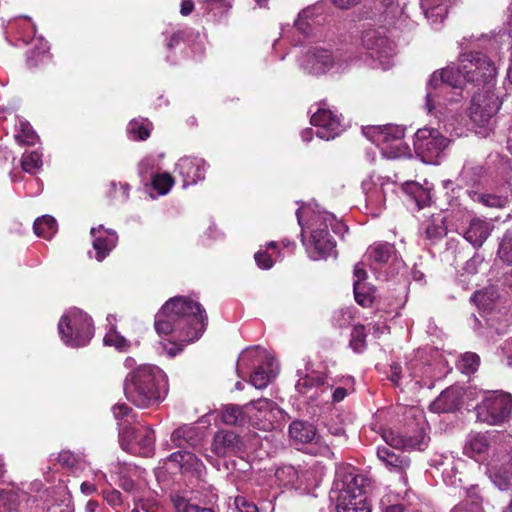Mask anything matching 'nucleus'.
<instances>
[{
  "label": "nucleus",
  "instance_id": "1",
  "mask_svg": "<svg viewBox=\"0 0 512 512\" xmlns=\"http://www.w3.org/2000/svg\"><path fill=\"white\" fill-rule=\"evenodd\" d=\"M460 66L448 65L435 71L427 84L425 110L431 114L435 109L434 99L450 89H461L466 82L483 86L482 91L476 92L472 97L469 116L471 120L484 126L500 109V101L493 92V80L496 68L486 55L476 52L461 54Z\"/></svg>",
  "mask_w": 512,
  "mask_h": 512
},
{
  "label": "nucleus",
  "instance_id": "2",
  "mask_svg": "<svg viewBox=\"0 0 512 512\" xmlns=\"http://www.w3.org/2000/svg\"><path fill=\"white\" fill-rule=\"evenodd\" d=\"M207 314L202 305L185 296L170 298L156 313L154 327L158 335H170L173 341L162 343L163 350L174 357L184 344L198 340L207 326Z\"/></svg>",
  "mask_w": 512,
  "mask_h": 512
},
{
  "label": "nucleus",
  "instance_id": "3",
  "mask_svg": "<svg viewBox=\"0 0 512 512\" xmlns=\"http://www.w3.org/2000/svg\"><path fill=\"white\" fill-rule=\"evenodd\" d=\"M296 217L301 227L302 244L308 257L317 261L336 256V242L329 234L328 228L337 235H343L348 227L327 211L314 209L311 206H301L296 211Z\"/></svg>",
  "mask_w": 512,
  "mask_h": 512
},
{
  "label": "nucleus",
  "instance_id": "4",
  "mask_svg": "<svg viewBox=\"0 0 512 512\" xmlns=\"http://www.w3.org/2000/svg\"><path fill=\"white\" fill-rule=\"evenodd\" d=\"M124 393L139 408L153 407L161 403L167 394V376L155 365H140L127 374Z\"/></svg>",
  "mask_w": 512,
  "mask_h": 512
},
{
  "label": "nucleus",
  "instance_id": "5",
  "mask_svg": "<svg viewBox=\"0 0 512 512\" xmlns=\"http://www.w3.org/2000/svg\"><path fill=\"white\" fill-rule=\"evenodd\" d=\"M366 478L352 466H341L330 492L336 501L337 512H371V505L364 490Z\"/></svg>",
  "mask_w": 512,
  "mask_h": 512
},
{
  "label": "nucleus",
  "instance_id": "6",
  "mask_svg": "<svg viewBox=\"0 0 512 512\" xmlns=\"http://www.w3.org/2000/svg\"><path fill=\"white\" fill-rule=\"evenodd\" d=\"M357 55L351 49L315 45L307 48L298 58L303 73L315 77L345 73Z\"/></svg>",
  "mask_w": 512,
  "mask_h": 512
},
{
  "label": "nucleus",
  "instance_id": "7",
  "mask_svg": "<svg viewBox=\"0 0 512 512\" xmlns=\"http://www.w3.org/2000/svg\"><path fill=\"white\" fill-rule=\"evenodd\" d=\"M363 61L373 69L386 71L394 65L396 45L384 28L366 29L361 34Z\"/></svg>",
  "mask_w": 512,
  "mask_h": 512
},
{
  "label": "nucleus",
  "instance_id": "8",
  "mask_svg": "<svg viewBox=\"0 0 512 512\" xmlns=\"http://www.w3.org/2000/svg\"><path fill=\"white\" fill-rule=\"evenodd\" d=\"M58 333L62 342L68 347L86 346L94 336L92 318L79 308H70L58 322Z\"/></svg>",
  "mask_w": 512,
  "mask_h": 512
},
{
  "label": "nucleus",
  "instance_id": "9",
  "mask_svg": "<svg viewBox=\"0 0 512 512\" xmlns=\"http://www.w3.org/2000/svg\"><path fill=\"white\" fill-rule=\"evenodd\" d=\"M262 360H264V364L258 365L250 375V384L257 389L266 388L269 382L276 377L278 370L275 359L265 349L256 347L244 350L237 361V373L238 376H241V365L249 367Z\"/></svg>",
  "mask_w": 512,
  "mask_h": 512
},
{
  "label": "nucleus",
  "instance_id": "10",
  "mask_svg": "<svg viewBox=\"0 0 512 512\" xmlns=\"http://www.w3.org/2000/svg\"><path fill=\"white\" fill-rule=\"evenodd\" d=\"M512 413V396L504 392H492L477 406V420L488 425H500L508 421Z\"/></svg>",
  "mask_w": 512,
  "mask_h": 512
},
{
  "label": "nucleus",
  "instance_id": "11",
  "mask_svg": "<svg viewBox=\"0 0 512 512\" xmlns=\"http://www.w3.org/2000/svg\"><path fill=\"white\" fill-rule=\"evenodd\" d=\"M396 253L394 245L388 242H376L367 249L365 256L377 277L387 280L403 266V262L397 258Z\"/></svg>",
  "mask_w": 512,
  "mask_h": 512
},
{
  "label": "nucleus",
  "instance_id": "12",
  "mask_svg": "<svg viewBox=\"0 0 512 512\" xmlns=\"http://www.w3.org/2000/svg\"><path fill=\"white\" fill-rule=\"evenodd\" d=\"M419 361L418 370H421V380L418 381V385L421 387L433 388L435 381L442 379L449 372L447 361L437 348L422 349L421 355H418Z\"/></svg>",
  "mask_w": 512,
  "mask_h": 512
},
{
  "label": "nucleus",
  "instance_id": "13",
  "mask_svg": "<svg viewBox=\"0 0 512 512\" xmlns=\"http://www.w3.org/2000/svg\"><path fill=\"white\" fill-rule=\"evenodd\" d=\"M249 411L248 422L255 428L270 431L274 424L282 417L281 408L272 400L260 398L246 404Z\"/></svg>",
  "mask_w": 512,
  "mask_h": 512
},
{
  "label": "nucleus",
  "instance_id": "14",
  "mask_svg": "<svg viewBox=\"0 0 512 512\" xmlns=\"http://www.w3.org/2000/svg\"><path fill=\"white\" fill-rule=\"evenodd\" d=\"M317 109L311 116V124L316 127V135L323 140H331L344 130L340 116L328 108L326 101L316 105Z\"/></svg>",
  "mask_w": 512,
  "mask_h": 512
},
{
  "label": "nucleus",
  "instance_id": "15",
  "mask_svg": "<svg viewBox=\"0 0 512 512\" xmlns=\"http://www.w3.org/2000/svg\"><path fill=\"white\" fill-rule=\"evenodd\" d=\"M364 135L374 143L381 154L388 159H395V151L387 143L396 141L399 143V137L405 135V128L399 125H373L363 128Z\"/></svg>",
  "mask_w": 512,
  "mask_h": 512
},
{
  "label": "nucleus",
  "instance_id": "16",
  "mask_svg": "<svg viewBox=\"0 0 512 512\" xmlns=\"http://www.w3.org/2000/svg\"><path fill=\"white\" fill-rule=\"evenodd\" d=\"M207 167V162L202 158L184 156L177 161L174 171L182 178V187L187 188L205 179Z\"/></svg>",
  "mask_w": 512,
  "mask_h": 512
},
{
  "label": "nucleus",
  "instance_id": "17",
  "mask_svg": "<svg viewBox=\"0 0 512 512\" xmlns=\"http://www.w3.org/2000/svg\"><path fill=\"white\" fill-rule=\"evenodd\" d=\"M92 246L95 251L94 258L102 262L117 246L118 234L115 230L98 225L90 229Z\"/></svg>",
  "mask_w": 512,
  "mask_h": 512
},
{
  "label": "nucleus",
  "instance_id": "18",
  "mask_svg": "<svg viewBox=\"0 0 512 512\" xmlns=\"http://www.w3.org/2000/svg\"><path fill=\"white\" fill-rule=\"evenodd\" d=\"M390 182H392L390 177L377 176L376 180H374V175H370L369 179L362 182L367 207L372 209L371 213L374 216H378L385 206L383 187Z\"/></svg>",
  "mask_w": 512,
  "mask_h": 512
},
{
  "label": "nucleus",
  "instance_id": "19",
  "mask_svg": "<svg viewBox=\"0 0 512 512\" xmlns=\"http://www.w3.org/2000/svg\"><path fill=\"white\" fill-rule=\"evenodd\" d=\"M34 497L22 487L0 489V512H26Z\"/></svg>",
  "mask_w": 512,
  "mask_h": 512
},
{
  "label": "nucleus",
  "instance_id": "20",
  "mask_svg": "<svg viewBox=\"0 0 512 512\" xmlns=\"http://www.w3.org/2000/svg\"><path fill=\"white\" fill-rule=\"evenodd\" d=\"M298 380L295 384V389L301 395L309 397L311 400L315 399V394L320 392L325 394V388L329 387V382L324 374L315 371H309L306 366L305 372L298 371Z\"/></svg>",
  "mask_w": 512,
  "mask_h": 512
},
{
  "label": "nucleus",
  "instance_id": "21",
  "mask_svg": "<svg viewBox=\"0 0 512 512\" xmlns=\"http://www.w3.org/2000/svg\"><path fill=\"white\" fill-rule=\"evenodd\" d=\"M447 146V139L435 128L418 129V156L427 163L426 155H438Z\"/></svg>",
  "mask_w": 512,
  "mask_h": 512
},
{
  "label": "nucleus",
  "instance_id": "22",
  "mask_svg": "<svg viewBox=\"0 0 512 512\" xmlns=\"http://www.w3.org/2000/svg\"><path fill=\"white\" fill-rule=\"evenodd\" d=\"M433 465L440 472L446 485L458 487L461 484L460 469L464 467L463 460L455 458L452 454H443L433 459Z\"/></svg>",
  "mask_w": 512,
  "mask_h": 512
},
{
  "label": "nucleus",
  "instance_id": "23",
  "mask_svg": "<svg viewBox=\"0 0 512 512\" xmlns=\"http://www.w3.org/2000/svg\"><path fill=\"white\" fill-rule=\"evenodd\" d=\"M168 460L174 463L181 473L186 476L201 478L206 472L203 462L192 452L179 450L168 456Z\"/></svg>",
  "mask_w": 512,
  "mask_h": 512
},
{
  "label": "nucleus",
  "instance_id": "24",
  "mask_svg": "<svg viewBox=\"0 0 512 512\" xmlns=\"http://www.w3.org/2000/svg\"><path fill=\"white\" fill-rule=\"evenodd\" d=\"M463 390L460 386L452 385L441 392V394L430 403L429 408L436 413L453 412L462 404Z\"/></svg>",
  "mask_w": 512,
  "mask_h": 512
},
{
  "label": "nucleus",
  "instance_id": "25",
  "mask_svg": "<svg viewBox=\"0 0 512 512\" xmlns=\"http://www.w3.org/2000/svg\"><path fill=\"white\" fill-rule=\"evenodd\" d=\"M122 439L133 438L138 448L139 454L144 457H150L154 454L155 449V435L151 427H143L142 429H134L131 427L122 428Z\"/></svg>",
  "mask_w": 512,
  "mask_h": 512
},
{
  "label": "nucleus",
  "instance_id": "26",
  "mask_svg": "<svg viewBox=\"0 0 512 512\" xmlns=\"http://www.w3.org/2000/svg\"><path fill=\"white\" fill-rule=\"evenodd\" d=\"M354 297L356 302L363 306L369 307L375 298V289L365 282L366 271L363 263H357L354 266Z\"/></svg>",
  "mask_w": 512,
  "mask_h": 512
},
{
  "label": "nucleus",
  "instance_id": "27",
  "mask_svg": "<svg viewBox=\"0 0 512 512\" xmlns=\"http://www.w3.org/2000/svg\"><path fill=\"white\" fill-rule=\"evenodd\" d=\"M243 443L240 437L233 431L221 430L214 436L212 451L218 456H224L228 452H241Z\"/></svg>",
  "mask_w": 512,
  "mask_h": 512
},
{
  "label": "nucleus",
  "instance_id": "28",
  "mask_svg": "<svg viewBox=\"0 0 512 512\" xmlns=\"http://www.w3.org/2000/svg\"><path fill=\"white\" fill-rule=\"evenodd\" d=\"M493 228L490 222L475 218L470 222L463 236L467 242L478 249L491 235Z\"/></svg>",
  "mask_w": 512,
  "mask_h": 512
},
{
  "label": "nucleus",
  "instance_id": "29",
  "mask_svg": "<svg viewBox=\"0 0 512 512\" xmlns=\"http://www.w3.org/2000/svg\"><path fill=\"white\" fill-rule=\"evenodd\" d=\"M487 474L493 484L500 490L504 491L512 488V464L509 461L501 464L489 463Z\"/></svg>",
  "mask_w": 512,
  "mask_h": 512
},
{
  "label": "nucleus",
  "instance_id": "30",
  "mask_svg": "<svg viewBox=\"0 0 512 512\" xmlns=\"http://www.w3.org/2000/svg\"><path fill=\"white\" fill-rule=\"evenodd\" d=\"M288 434L290 440L295 446L312 443L317 436L314 425L302 420H295L291 422Z\"/></svg>",
  "mask_w": 512,
  "mask_h": 512
},
{
  "label": "nucleus",
  "instance_id": "31",
  "mask_svg": "<svg viewBox=\"0 0 512 512\" xmlns=\"http://www.w3.org/2000/svg\"><path fill=\"white\" fill-rule=\"evenodd\" d=\"M489 446L487 433L472 432L466 438L463 452L468 457L478 460L487 452Z\"/></svg>",
  "mask_w": 512,
  "mask_h": 512
},
{
  "label": "nucleus",
  "instance_id": "32",
  "mask_svg": "<svg viewBox=\"0 0 512 512\" xmlns=\"http://www.w3.org/2000/svg\"><path fill=\"white\" fill-rule=\"evenodd\" d=\"M421 8L433 27L441 24L448 13L447 0H421Z\"/></svg>",
  "mask_w": 512,
  "mask_h": 512
},
{
  "label": "nucleus",
  "instance_id": "33",
  "mask_svg": "<svg viewBox=\"0 0 512 512\" xmlns=\"http://www.w3.org/2000/svg\"><path fill=\"white\" fill-rule=\"evenodd\" d=\"M199 440V429L192 425H183L171 434V441L178 448L195 447Z\"/></svg>",
  "mask_w": 512,
  "mask_h": 512
},
{
  "label": "nucleus",
  "instance_id": "34",
  "mask_svg": "<svg viewBox=\"0 0 512 512\" xmlns=\"http://www.w3.org/2000/svg\"><path fill=\"white\" fill-rule=\"evenodd\" d=\"M248 414L246 404L243 406L228 404L222 410L221 419L226 425L241 426L248 421Z\"/></svg>",
  "mask_w": 512,
  "mask_h": 512
},
{
  "label": "nucleus",
  "instance_id": "35",
  "mask_svg": "<svg viewBox=\"0 0 512 512\" xmlns=\"http://www.w3.org/2000/svg\"><path fill=\"white\" fill-rule=\"evenodd\" d=\"M34 47L27 54V65L30 68L38 67L45 60H47L49 55V45L48 42L45 41L42 37H39L34 40Z\"/></svg>",
  "mask_w": 512,
  "mask_h": 512
},
{
  "label": "nucleus",
  "instance_id": "36",
  "mask_svg": "<svg viewBox=\"0 0 512 512\" xmlns=\"http://www.w3.org/2000/svg\"><path fill=\"white\" fill-rule=\"evenodd\" d=\"M151 130L152 123L147 118L132 119L127 125V134L132 140H146Z\"/></svg>",
  "mask_w": 512,
  "mask_h": 512
},
{
  "label": "nucleus",
  "instance_id": "37",
  "mask_svg": "<svg viewBox=\"0 0 512 512\" xmlns=\"http://www.w3.org/2000/svg\"><path fill=\"white\" fill-rule=\"evenodd\" d=\"M275 479L280 486L297 487L299 481L298 470L292 465H282L275 471Z\"/></svg>",
  "mask_w": 512,
  "mask_h": 512
},
{
  "label": "nucleus",
  "instance_id": "38",
  "mask_svg": "<svg viewBox=\"0 0 512 512\" xmlns=\"http://www.w3.org/2000/svg\"><path fill=\"white\" fill-rule=\"evenodd\" d=\"M16 128L15 139L20 145L32 146L39 141L38 135L28 121L19 119Z\"/></svg>",
  "mask_w": 512,
  "mask_h": 512
},
{
  "label": "nucleus",
  "instance_id": "39",
  "mask_svg": "<svg viewBox=\"0 0 512 512\" xmlns=\"http://www.w3.org/2000/svg\"><path fill=\"white\" fill-rule=\"evenodd\" d=\"M468 499L454 506L450 512H484L481 505V497L477 488L472 487L467 492Z\"/></svg>",
  "mask_w": 512,
  "mask_h": 512
},
{
  "label": "nucleus",
  "instance_id": "40",
  "mask_svg": "<svg viewBox=\"0 0 512 512\" xmlns=\"http://www.w3.org/2000/svg\"><path fill=\"white\" fill-rule=\"evenodd\" d=\"M170 499L176 512H217L212 507H203L194 504L178 493L171 494Z\"/></svg>",
  "mask_w": 512,
  "mask_h": 512
},
{
  "label": "nucleus",
  "instance_id": "41",
  "mask_svg": "<svg viewBox=\"0 0 512 512\" xmlns=\"http://www.w3.org/2000/svg\"><path fill=\"white\" fill-rule=\"evenodd\" d=\"M33 229L37 236L50 239L57 231V222L52 216L44 215L34 221Z\"/></svg>",
  "mask_w": 512,
  "mask_h": 512
},
{
  "label": "nucleus",
  "instance_id": "42",
  "mask_svg": "<svg viewBox=\"0 0 512 512\" xmlns=\"http://www.w3.org/2000/svg\"><path fill=\"white\" fill-rule=\"evenodd\" d=\"M158 169V160L152 155L144 157L138 164V174L144 183L150 181L156 174H158Z\"/></svg>",
  "mask_w": 512,
  "mask_h": 512
},
{
  "label": "nucleus",
  "instance_id": "43",
  "mask_svg": "<svg viewBox=\"0 0 512 512\" xmlns=\"http://www.w3.org/2000/svg\"><path fill=\"white\" fill-rule=\"evenodd\" d=\"M354 390V379L352 377H346L343 380V385L334 387V383L330 384L329 387L325 388V393L330 391L331 402L339 403L345 399V397Z\"/></svg>",
  "mask_w": 512,
  "mask_h": 512
},
{
  "label": "nucleus",
  "instance_id": "44",
  "mask_svg": "<svg viewBox=\"0 0 512 512\" xmlns=\"http://www.w3.org/2000/svg\"><path fill=\"white\" fill-rule=\"evenodd\" d=\"M314 12V7L303 9L294 23V27L304 36H309L312 33V26L315 24L313 20Z\"/></svg>",
  "mask_w": 512,
  "mask_h": 512
},
{
  "label": "nucleus",
  "instance_id": "45",
  "mask_svg": "<svg viewBox=\"0 0 512 512\" xmlns=\"http://www.w3.org/2000/svg\"><path fill=\"white\" fill-rule=\"evenodd\" d=\"M50 462L53 464L57 462L61 467L73 470L79 465L80 456L72 453L71 451L63 450L58 454H51Z\"/></svg>",
  "mask_w": 512,
  "mask_h": 512
},
{
  "label": "nucleus",
  "instance_id": "46",
  "mask_svg": "<svg viewBox=\"0 0 512 512\" xmlns=\"http://www.w3.org/2000/svg\"><path fill=\"white\" fill-rule=\"evenodd\" d=\"M42 154L38 151H25L22 156V169L30 174H36L42 167Z\"/></svg>",
  "mask_w": 512,
  "mask_h": 512
},
{
  "label": "nucleus",
  "instance_id": "47",
  "mask_svg": "<svg viewBox=\"0 0 512 512\" xmlns=\"http://www.w3.org/2000/svg\"><path fill=\"white\" fill-rule=\"evenodd\" d=\"M349 347L355 352V353H362L367 348L366 343V332L365 327L363 325H355L352 328L351 331V337L349 341Z\"/></svg>",
  "mask_w": 512,
  "mask_h": 512
},
{
  "label": "nucleus",
  "instance_id": "48",
  "mask_svg": "<svg viewBox=\"0 0 512 512\" xmlns=\"http://www.w3.org/2000/svg\"><path fill=\"white\" fill-rule=\"evenodd\" d=\"M479 363L480 357L476 353L466 352L461 355L456 366L462 373L469 375L478 369Z\"/></svg>",
  "mask_w": 512,
  "mask_h": 512
},
{
  "label": "nucleus",
  "instance_id": "49",
  "mask_svg": "<svg viewBox=\"0 0 512 512\" xmlns=\"http://www.w3.org/2000/svg\"><path fill=\"white\" fill-rule=\"evenodd\" d=\"M499 258L507 265H512V229L502 236L498 247Z\"/></svg>",
  "mask_w": 512,
  "mask_h": 512
},
{
  "label": "nucleus",
  "instance_id": "50",
  "mask_svg": "<svg viewBox=\"0 0 512 512\" xmlns=\"http://www.w3.org/2000/svg\"><path fill=\"white\" fill-rule=\"evenodd\" d=\"M150 182L159 195H166L174 185V178L169 173H158Z\"/></svg>",
  "mask_w": 512,
  "mask_h": 512
},
{
  "label": "nucleus",
  "instance_id": "51",
  "mask_svg": "<svg viewBox=\"0 0 512 512\" xmlns=\"http://www.w3.org/2000/svg\"><path fill=\"white\" fill-rule=\"evenodd\" d=\"M383 438L389 446L394 448L413 449L415 447V442L412 438L395 434L393 431L384 433Z\"/></svg>",
  "mask_w": 512,
  "mask_h": 512
},
{
  "label": "nucleus",
  "instance_id": "52",
  "mask_svg": "<svg viewBox=\"0 0 512 512\" xmlns=\"http://www.w3.org/2000/svg\"><path fill=\"white\" fill-rule=\"evenodd\" d=\"M103 342L106 346H113L121 352L126 351L130 346L129 341L114 328H111L110 331L106 333Z\"/></svg>",
  "mask_w": 512,
  "mask_h": 512
},
{
  "label": "nucleus",
  "instance_id": "53",
  "mask_svg": "<svg viewBox=\"0 0 512 512\" xmlns=\"http://www.w3.org/2000/svg\"><path fill=\"white\" fill-rule=\"evenodd\" d=\"M469 195L474 201H477L487 207H503L505 203V200L502 197L494 194L471 191L469 192Z\"/></svg>",
  "mask_w": 512,
  "mask_h": 512
},
{
  "label": "nucleus",
  "instance_id": "54",
  "mask_svg": "<svg viewBox=\"0 0 512 512\" xmlns=\"http://www.w3.org/2000/svg\"><path fill=\"white\" fill-rule=\"evenodd\" d=\"M377 456L380 461H382L387 468L390 470L396 469L400 466L399 456L394 453V451L386 446H380L377 448Z\"/></svg>",
  "mask_w": 512,
  "mask_h": 512
},
{
  "label": "nucleus",
  "instance_id": "55",
  "mask_svg": "<svg viewBox=\"0 0 512 512\" xmlns=\"http://www.w3.org/2000/svg\"><path fill=\"white\" fill-rule=\"evenodd\" d=\"M113 415L116 420L122 421L119 425L124 427H130V419L134 420L133 410L130 406L125 403H117L112 408Z\"/></svg>",
  "mask_w": 512,
  "mask_h": 512
},
{
  "label": "nucleus",
  "instance_id": "56",
  "mask_svg": "<svg viewBox=\"0 0 512 512\" xmlns=\"http://www.w3.org/2000/svg\"><path fill=\"white\" fill-rule=\"evenodd\" d=\"M354 314L351 308H340L334 311L332 323L338 328L348 327L353 321Z\"/></svg>",
  "mask_w": 512,
  "mask_h": 512
},
{
  "label": "nucleus",
  "instance_id": "57",
  "mask_svg": "<svg viewBox=\"0 0 512 512\" xmlns=\"http://www.w3.org/2000/svg\"><path fill=\"white\" fill-rule=\"evenodd\" d=\"M142 512H164L158 500L150 497H143L135 500Z\"/></svg>",
  "mask_w": 512,
  "mask_h": 512
},
{
  "label": "nucleus",
  "instance_id": "58",
  "mask_svg": "<svg viewBox=\"0 0 512 512\" xmlns=\"http://www.w3.org/2000/svg\"><path fill=\"white\" fill-rule=\"evenodd\" d=\"M400 197L404 198V200L416 203V182L415 181H405L399 187Z\"/></svg>",
  "mask_w": 512,
  "mask_h": 512
},
{
  "label": "nucleus",
  "instance_id": "59",
  "mask_svg": "<svg viewBox=\"0 0 512 512\" xmlns=\"http://www.w3.org/2000/svg\"><path fill=\"white\" fill-rule=\"evenodd\" d=\"M404 136H400L399 137V143L398 142H394V141H391L388 144V146H391V150L392 151H395L396 155H395V159L396 158H402V157H407V158H412V154H411V151H410V148L409 146L404 142Z\"/></svg>",
  "mask_w": 512,
  "mask_h": 512
},
{
  "label": "nucleus",
  "instance_id": "60",
  "mask_svg": "<svg viewBox=\"0 0 512 512\" xmlns=\"http://www.w3.org/2000/svg\"><path fill=\"white\" fill-rule=\"evenodd\" d=\"M235 505L239 512H259L257 505L245 496H237Z\"/></svg>",
  "mask_w": 512,
  "mask_h": 512
},
{
  "label": "nucleus",
  "instance_id": "61",
  "mask_svg": "<svg viewBox=\"0 0 512 512\" xmlns=\"http://www.w3.org/2000/svg\"><path fill=\"white\" fill-rule=\"evenodd\" d=\"M103 498L104 500L111 506V507H118L121 506L123 503L122 495L121 493L116 489H106L103 491Z\"/></svg>",
  "mask_w": 512,
  "mask_h": 512
},
{
  "label": "nucleus",
  "instance_id": "62",
  "mask_svg": "<svg viewBox=\"0 0 512 512\" xmlns=\"http://www.w3.org/2000/svg\"><path fill=\"white\" fill-rule=\"evenodd\" d=\"M254 258L258 267L261 269H270L274 264L272 256L268 254L266 251H258L255 254Z\"/></svg>",
  "mask_w": 512,
  "mask_h": 512
},
{
  "label": "nucleus",
  "instance_id": "63",
  "mask_svg": "<svg viewBox=\"0 0 512 512\" xmlns=\"http://www.w3.org/2000/svg\"><path fill=\"white\" fill-rule=\"evenodd\" d=\"M484 261V257L479 253H475L465 264L464 270L469 274H475L478 272V267Z\"/></svg>",
  "mask_w": 512,
  "mask_h": 512
},
{
  "label": "nucleus",
  "instance_id": "64",
  "mask_svg": "<svg viewBox=\"0 0 512 512\" xmlns=\"http://www.w3.org/2000/svg\"><path fill=\"white\" fill-rule=\"evenodd\" d=\"M431 199L432 196L430 190L428 188L422 187L418 183V209L430 205Z\"/></svg>",
  "mask_w": 512,
  "mask_h": 512
}]
</instances>
